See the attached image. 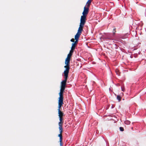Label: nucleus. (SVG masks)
Listing matches in <instances>:
<instances>
[{"label":"nucleus","mask_w":146,"mask_h":146,"mask_svg":"<svg viewBox=\"0 0 146 146\" xmlns=\"http://www.w3.org/2000/svg\"><path fill=\"white\" fill-rule=\"evenodd\" d=\"M68 73H64V79L61 82L60 88L65 89L67 80L68 77Z\"/></svg>","instance_id":"nucleus-1"},{"label":"nucleus","mask_w":146,"mask_h":146,"mask_svg":"<svg viewBox=\"0 0 146 146\" xmlns=\"http://www.w3.org/2000/svg\"><path fill=\"white\" fill-rule=\"evenodd\" d=\"M70 60L66 58L65 62L66 65L64 66L65 70L64 71V73H69L70 68Z\"/></svg>","instance_id":"nucleus-2"},{"label":"nucleus","mask_w":146,"mask_h":146,"mask_svg":"<svg viewBox=\"0 0 146 146\" xmlns=\"http://www.w3.org/2000/svg\"><path fill=\"white\" fill-rule=\"evenodd\" d=\"M60 132V134L58 135V136L60 137L59 141L60 142V146H63V144L62 143V133L63 132V128H58Z\"/></svg>","instance_id":"nucleus-3"},{"label":"nucleus","mask_w":146,"mask_h":146,"mask_svg":"<svg viewBox=\"0 0 146 146\" xmlns=\"http://www.w3.org/2000/svg\"><path fill=\"white\" fill-rule=\"evenodd\" d=\"M86 16L82 15L81 16L80 24L84 25L86 20Z\"/></svg>","instance_id":"nucleus-4"},{"label":"nucleus","mask_w":146,"mask_h":146,"mask_svg":"<svg viewBox=\"0 0 146 146\" xmlns=\"http://www.w3.org/2000/svg\"><path fill=\"white\" fill-rule=\"evenodd\" d=\"M89 7L88 6L84 7V11L82 13L83 15L87 16L89 12Z\"/></svg>","instance_id":"nucleus-5"},{"label":"nucleus","mask_w":146,"mask_h":146,"mask_svg":"<svg viewBox=\"0 0 146 146\" xmlns=\"http://www.w3.org/2000/svg\"><path fill=\"white\" fill-rule=\"evenodd\" d=\"M65 89L60 88V91L59 93L60 97L59 98V100H63V93Z\"/></svg>","instance_id":"nucleus-6"},{"label":"nucleus","mask_w":146,"mask_h":146,"mask_svg":"<svg viewBox=\"0 0 146 146\" xmlns=\"http://www.w3.org/2000/svg\"><path fill=\"white\" fill-rule=\"evenodd\" d=\"M64 104L63 103V100H58V111H60V109L61 108V107L62 106V105Z\"/></svg>","instance_id":"nucleus-7"},{"label":"nucleus","mask_w":146,"mask_h":146,"mask_svg":"<svg viewBox=\"0 0 146 146\" xmlns=\"http://www.w3.org/2000/svg\"><path fill=\"white\" fill-rule=\"evenodd\" d=\"M60 121L58 123V128H63L62 126L63 123V117H59Z\"/></svg>","instance_id":"nucleus-8"},{"label":"nucleus","mask_w":146,"mask_h":146,"mask_svg":"<svg viewBox=\"0 0 146 146\" xmlns=\"http://www.w3.org/2000/svg\"><path fill=\"white\" fill-rule=\"evenodd\" d=\"M84 26V25L80 24L78 30V33L81 34L82 31L83 30V28Z\"/></svg>","instance_id":"nucleus-9"},{"label":"nucleus","mask_w":146,"mask_h":146,"mask_svg":"<svg viewBox=\"0 0 146 146\" xmlns=\"http://www.w3.org/2000/svg\"><path fill=\"white\" fill-rule=\"evenodd\" d=\"M73 53V51H72L70 50V52L68 54L67 57L66 58L70 60L71 57L72 56Z\"/></svg>","instance_id":"nucleus-10"},{"label":"nucleus","mask_w":146,"mask_h":146,"mask_svg":"<svg viewBox=\"0 0 146 146\" xmlns=\"http://www.w3.org/2000/svg\"><path fill=\"white\" fill-rule=\"evenodd\" d=\"M76 45L77 44L75 43H72V46L71 48V50H70L74 52V50L75 49Z\"/></svg>","instance_id":"nucleus-11"},{"label":"nucleus","mask_w":146,"mask_h":146,"mask_svg":"<svg viewBox=\"0 0 146 146\" xmlns=\"http://www.w3.org/2000/svg\"><path fill=\"white\" fill-rule=\"evenodd\" d=\"M58 114L59 117H63L64 115V113L61 111V110L58 111Z\"/></svg>","instance_id":"nucleus-12"},{"label":"nucleus","mask_w":146,"mask_h":146,"mask_svg":"<svg viewBox=\"0 0 146 146\" xmlns=\"http://www.w3.org/2000/svg\"><path fill=\"white\" fill-rule=\"evenodd\" d=\"M81 35V34L77 33L75 36V39H78Z\"/></svg>","instance_id":"nucleus-13"},{"label":"nucleus","mask_w":146,"mask_h":146,"mask_svg":"<svg viewBox=\"0 0 146 146\" xmlns=\"http://www.w3.org/2000/svg\"><path fill=\"white\" fill-rule=\"evenodd\" d=\"M91 0H88L86 3V6L88 7H90L91 3L92 2Z\"/></svg>","instance_id":"nucleus-14"},{"label":"nucleus","mask_w":146,"mask_h":146,"mask_svg":"<svg viewBox=\"0 0 146 146\" xmlns=\"http://www.w3.org/2000/svg\"><path fill=\"white\" fill-rule=\"evenodd\" d=\"M117 98L119 102H120L121 101V98L119 95L117 96Z\"/></svg>","instance_id":"nucleus-15"},{"label":"nucleus","mask_w":146,"mask_h":146,"mask_svg":"<svg viewBox=\"0 0 146 146\" xmlns=\"http://www.w3.org/2000/svg\"><path fill=\"white\" fill-rule=\"evenodd\" d=\"M119 129L120 131H123L124 130L123 128L122 127H119Z\"/></svg>","instance_id":"nucleus-16"},{"label":"nucleus","mask_w":146,"mask_h":146,"mask_svg":"<svg viewBox=\"0 0 146 146\" xmlns=\"http://www.w3.org/2000/svg\"><path fill=\"white\" fill-rule=\"evenodd\" d=\"M115 72L116 73V74L117 75H119L120 72H119V71L118 70H116Z\"/></svg>","instance_id":"nucleus-17"},{"label":"nucleus","mask_w":146,"mask_h":146,"mask_svg":"<svg viewBox=\"0 0 146 146\" xmlns=\"http://www.w3.org/2000/svg\"><path fill=\"white\" fill-rule=\"evenodd\" d=\"M75 41H74V43H75V44H77V43H78V39H75Z\"/></svg>","instance_id":"nucleus-18"},{"label":"nucleus","mask_w":146,"mask_h":146,"mask_svg":"<svg viewBox=\"0 0 146 146\" xmlns=\"http://www.w3.org/2000/svg\"><path fill=\"white\" fill-rule=\"evenodd\" d=\"M116 29L115 28H114L113 29V34H115V32H116Z\"/></svg>","instance_id":"nucleus-19"},{"label":"nucleus","mask_w":146,"mask_h":146,"mask_svg":"<svg viewBox=\"0 0 146 146\" xmlns=\"http://www.w3.org/2000/svg\"><path fill=\"white\" fill-rule=\"evenodd\" d=\"M125 124H129L130 123V122L129 121H127L125 122Z\"/></svg>","instance_id":"nucleus-20"},{"label":"nucleus","mask_w":146,"mask_h":146,"mask_svg":"<svg viewBox=\"0 0 146 146\" xmlns=\"http://www.w3.org/2000/svg\"><path fill=\"white\" fill-rule=\"evenodd\" d=\"M70 41L74 43L75 41V39H74V38H72L71 39Z\"/></svg>","instance_id":"nucleus-21"},{"label":"nucleus","mask_w":146,"mask_h":146,"mask_svg":"<svg viewBox=\"0 0 146 146\" xmlns=\"http://www.w3.org/2000/svg\"><path fill=\"white\" fill-rule=\"evenodd\" d=\"M121 90L123 92H124L125 91V89L124 88H123L121 87Z\"/></svg>","instance_id":"nucleus-22"},{"label":"nucleus","mask_w":146,"mask_h":146,"mask_svg":"<svg viewBox=\"0 0 146 146\" xmlns=\"http://www.w3.org/2000/svg\"><path fill=\"white\" fill-rule=\"evenodd\" d=\"M108 38L109 39H112V38Z\"/></svg>","instance_id":"nucleus-23"}]
</instances>
